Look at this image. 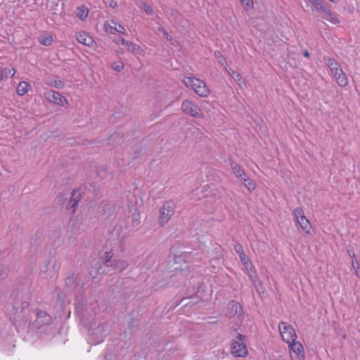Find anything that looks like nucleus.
<instances>
[{"mask_svg":"<svg viewBox=\"0 0 360 360\" xmlns=\"http://www.w3.org/2000/svg\"><path fill=\"white\" fill-rule=\"evenodd\" d=\"M233 249L238 254L240 260L243 264L249 260L248 257L246 255L243 246L238 242H236L233 246Z\"/></svg>","mask_w":360,"mask_h":360,"instance_id":"6ab92c4d","label":"nucleus"},{"mask_svg":"<svg viewBox=\"0 0 360 360\" xmlns=\"http://www.w3.org/2000/svg\"><path fill=\"white\" fill-rule=\"evenodd\" d=\"M89 13V8L86 6H85L84 5L78 6L75 9L76 16L82 20H86Z\"/></svg>","mask_w":360,"mask_h":360,"instance_id":"412c9836","label":"nucleus"},{"mask_svg":"<svg viewBox=\"0 0 360 360\" xmlns=\"http://www.w3.org/2000/svg\"><path fill=\"white\" fill-rule=\"evenodd\" d=\"M329 1L334 4H338L340 1V0H329Z\"/></svg>","mask_w":360,"mask_h":360,"instance_id":"6e6d98bb","label":"nucleus"},{"mask_svg":"<svg viewBox=\"0 0 360 360\" xmlns=\"http://www.w3.org/2000/svg\"><path fill=\"white\" fill-rule=\"evenodd\" d=\"M297 223L299 224L300 227L304 231V233L307 234L310 233L311 226L310 224L309 221L307 219L305 216L302 217L301 219H299L297 221Z\"/></svg>","mask_w":360,"mask_h":360,"instance_id":"4be33fe9","label":"nucleus"},{"mask_svg":"<svg viewBox=\"0 0 360 360\" xmlns=\"http://www.w3.org/2000/svg\"><path fill=\"white\" fill-rule=\"evenodd\" d=\"M278 329L282 339L286 343H290L297 338V335L293 327L286 322H281Z\"/></svg>","mask_w":360,"mask_h":360,"instance_id":"20e7f679","label":"nucleus"},{"mask_svg":"<svg viewBox=\"0 0 360 360\" xmlns=\"http://www.w3.org/2000/svg\"><path fill=\"white\" fill-rule=\"evenodd\" d=\"M162 34H163L164 37L167 41H172V37L170 34H169L167 31H165V32H164Z\"/></svg>","mask_w":360,"mask_h":360,"instance_id":"09e8293b","label":"nucleus"},{"mask_svg":"<svg viewBox=\"0 0 360 360\" xmlns=\"http://www.w3.org/2000/svg\"><path fill=\"white\" fill-rule=\"evenodd\" d=\"M181 110L186 115L195 118H202L203 114L201 109L194 103L188 100H184L181 104Z\"/></svg>","mask_w":360,"mask_h":360,"instance_id":"39448f33","label":"nucleus"},{"mask_svg":"<svg viewBox=\"0 0 360 360\" xmlns=\"http://www.w3.org/2000/svg\"><path fill=\"white\" fill-rule=\"evenodd\" d=\"M197 79L198 78L195 77H188L184 80V82L187 87H191L193 82H195L194 80Z\"/></svg>","mask_w":360,"mask_h":360,"instance_id":"a19ab883","label":"nucleus"},{"mask_svg":"<svg viewBox=\"0 0 360 360\" xmlns=\"http://www.w3.org/2000/svg\"><path fill=\"white\" fill-rule=\"evenodd\" d=\"M31 87V85L25 81L20 82L16 88V91L18 95L23 96L27 93L29 89Z\"/></svg>","mask_w":360,"mask_h":360,"instance_id":"b1692460","label":"nucleus"},{"mask_svg":"<svg viewBox=\"0 0 360 360\" xmlns=\"http://www.w3.org/2000/svg\"><path fill=\"white\" fill-rule=\"evenodd\" d=\"M240 4L243 6L244 9L246 11H249L253 7V1L252 0H240Z\"/></svg>","mask_w":360,"mask_h":360,"instance_id":"c9c22d12","label":"nucleus"},{"mask_svg":"<svg viewBox=\"0 0 360 360\" xmlns=\"http://www.w3.org/2000/svg\"><path fill=\"white\" fill-rule=\"evenodd\" d=\"M230 166L233 172L236 176H241V174H244L243 169L232 160L230 162Z\"/></svg>","mask_w":360,"mask_h":360,"instance_id":"cd10ccee","label":"nucleus"},{"mask_svg":"<svg viewBox=\"0 0 360 360\" xmlns=\"http://www.w3.org/2000/svg\"><path fill=\"white\" fill-rule=\"evenodd\" d=\"M50 85L59 89H62L65 87L64 82H63L60 79H56L54 81H52Z\"/></svg>","mask_w":360,"mask_h":360,"instance_id":"4c0bfd02","label":"nucleus"},{"mask_svg":"<svg viewBox=\"0 0 360 360\" xmlns=\"http://www.w3.org/2000/svg\"><path fill=\"white\" fill-rule=\"evenodd\" d=\"M315 10L321 15L326 12V8L328 6L324 0H307Z\"/></svg>","mask_w":360,"mask_h":360,"instance_id":"2eb2a0df","label":"nucleus"},{"mask_svg":"<svg viewBox=\"0 0 360 360\" xmlns=\"http://www.w3.org/2000/svg\"><path fill=\"white\" fill-rule=\"evenodd\" d=\"M119 28H120L119 30L117 28H115V32H118L122 34H126V35L127 34L124 27L122 25H119Z\"/></svg>","mask_w":360,"mask_h":360,"instance_id":"c03bdc74","label":"nucleus"},{"mask_svg":"<svg viewBox=\"0 0 360 360\" xmlns=\"http://www.w3.org/2000/svg\"><path fill=\"white\" fill-rule=\"evenodd\" d=\"M303 56H304L305 58H309V56H310V53H309V52L307 50H306V51H304V53H303Z\"/></svg>","mask_w":360,"mask_h":360,"instance_id":"864d4df0","label":"nucleus"},{"mask_svg":"<svg viewBox=\"0 0 360 360\" xmlns=\"http://www.w3.org/2000/svg\"><path fill=\"white\" fill-rule=\"evenodd\" d=\"M38 41L43 46H50L53 43V38L51 34L45 32L38 37Z\"/></svg>","mask_w":360,"mask_h":360,"instance_id":"aec40b11","label":"nucleus"},{"mask_svg":"<svg viewBox=\"0 0 360 360\" xmlns=\"http://www.w3.org/2000/svg\"><path fill=\"white\" fill-rule=\"evenodd\" d=\"M245 336L240 333L236 335V340L231 342V352L236 357H245L248 353L247 347L244 342Z\"/></svg>","mask_w":360,"mask_h":360,"instance_id":"f03ea898","label":"nucleus"},{"mask_svg":"<svg viewBox=\"0 0 360 360\" xmlns=\"http://www.w3.org/2000/svg\"><path fill=\"white\" fill-rule=\"evenodd\" d=\"M4 70L2 67H0V83L1 82V81L4 79Z\"/></svg>","mask_w":360,"mask_h":360,"instance_id":"8fccbe9b","label":"nucleus"},{"mask_svg":"<svg viewBox=\"0 0 360 360\" xmlns=\"http://www.w3.org/2000/svg\"><path fill=\"white\" fill-rule=\"evenodd\" d=\"M243 265L248 274L250 280L253 283H256V282L259 281V278L257 276V272L251 261L249 259L243 264Z\"/></svg>","mask_w":360,"mask_h":360,"instance_id":"f8f14e48","label":"nucleus"},{"mask_svg":"<svg viewBox=\"0 0 360 360\" xmlns=\"http://www.w3.org/2000/svg\"><path fill=\"white\" fill-rule=\"evenodd\" d=\"M210 93V89L203 81H202L201 85H199L198 89H195V94L200 97H207Z\"/></svg>","mask_w":360,"mask_h":360,"instance_id":"393cba45","label":"nucleus"},{"mask_svg":"<svg viewBox=\"0 0 360 360\" xmlns=\"http://www.w3.org/2000/svg\"><path fill=\"white\" fill-rule=\"evenodd\" d=\"M29 306L27 302H22L20 307H13V310L15 312L11 315L10 319L15 325L17 330L19 328H25L31 321Z\"/></svg>","mask_w":360,"mask_h":360,"instance_id":"f257e3e1","label":"nucleus"},{"mask_svg":"<svg viewBox=\"0 0 360 360\" xmlns=\"http://www.w3.org/2000/svg\"><path fill=\"white\" fill-rule=\"evenodd\" d=\"M315 10L321 15L326 12V8L328 6L324 0H307Z\"/></svg>","mask_w":360,"mask_h":360,"instance_id":"4468645a","label":"nucleus"},{"mask_svg":"<svg viewBox=\"0 0 360 360\" xmlns=\"http://www.w3.org/2000/svg\"><path fill=\"white\" fill-rule=\"evenodd\" d=\"M115 27H110V29L112 30L110 32H111L112 34H113V33H114V32H113L112 30H114V31H115Z\"/></svg>","mask_w":360,"mask_h":360,"instance_id":"4d7b16f0","label":"nucleus"},{"mask_svg":"<svg viewBox=\"0 0 360 360\" xmlns=\"http://www.w3.org/2000/svg\"><path fill=\"white\" fill-rule=\"evenodd\" d=\"M315 10L321 15L326 12V8L328 6L324 0H307Z\"/></svg>","mask_w":360,"mask_h":360,"instance_id":"dca6fc26","label":"nucleus"},{"mask_svg":"<svg viewBox=\"0 0 360 360\" xmlns=\"http://www.w3.org/2000/svg\"><path fill=\"white\" fill-rule=\"evenodd\" d=\"M195 82H193L191 88L194 90V91L195 92V89H198V87H199V85H201L202 84V80L198 79L197 80H194Z\"/></svg>","mask_w":360,"mask_h":360,"instance_id":"79ce46f5","label":"nucleus"},{"mask_svg":"<svg viewBox=\"0 0 360 360\" xmlns=\"http://www.w3.org/2000/svg\"><path fill=\"white\" fill-rule=\"evenodd\" d=\"M140 213L136 208H134V211L132 214L131 218V226H136L140 224Z\"/></svg>","mask_w":360,"mask_h":360,"instance_id":"2f4dec72","label":"nucleus"},{"mask_svg":"<svg viewBox=\"0 0 360 360\" xmlns=\"http://www.w3.org/2000/svg\"><path fill=\"white\" fill-rule=\"evenodd\" d=\"M236 177H238V179H240L241 181H243L244 182V179H246L247 177H248L247 176V174L244 172V174H241V176H237Z\"/></svg>","mask_w":360,"mask_h":360,"instance_id":"3c124183","label":"nucleus"},{"mask_svg":"<svg viewBox=\"0 0 360 360\" xmlns=\"http://www.w3.org/2000/svg\"><path fill=\"white\" fill-rule=\"evenodd\" d=\"M158 30L159 32H162V34H163L164 32H165V31H166V30H165L163 27H162V26L159 27L158 28Z\"/></svg>","mask_w":360,"mask_h":360,"instance_id":"5fc2aeb1","label":"nucleus"},{"mask_svg":"<svg viewBox=\"0 0 360 360\" xmlns=\"http://www.w3.org/2000/svg\"><path fill=\"white\" fill-rule=\"evenodd\" d=\"M44 96L49 102L58 105L65 106V104H68L67 99L59 92L53 90H49L44 92Z\"/></svg>","mask_w":360,"mask_h":360,"instance_id":"0eeeda50","label":"nucleus"},{"mask_svg":"<svg viewBox=\"0 0 360 360\" xmlns=\"http://www.w3.org/2000/svg\"><path fill=\"white\" fill-rule=\"evenodd\" d=\"M244 185L248 189L249 191H253L256 188V184L255 181L250 179L249 177H247L246 179H244Z\"/></svg>","mask_w":360,"mask_h":360,"instance_id":"7c9ffc66","label":"nucleus"},{"mask_svg":"<svg viewBox=\"0 0 360 360\" xmlns=\"http://www.w3.org/2000/svg\"><path fill=\"white\" fill-rule=\"evenodd\" d=\"M290 354L292 360H304V350L302 345L296 340L288 343Z\"/></svg>","mask_w":360,"mask_h":360,"instance_id":"423d86ee","label":"nucleus"},{"mask_svg":"<svg viewBox=\"0 0 360 360\" xmlns=\"http://www.w3.org/2000/svg\"><path fill=\"white\" fill-rule=\"evenodd\" d=\"M81 198L82 193L80 190L75 188L72 192L70 200L65 205V208L70 211L72 215L75 214L78 202L80 201Z\"/></svg>","mask_w":360,"mask_h":360,"instance_id":"6e6552de","label":"nucleus"},{"mask_svg":"<svg viewBox=\"0 0 360 360\" xmlns=\"http://www.w3.org/2000/svg\"><path fill=\"white\" fill-rule=\"evenodd\" d=\"M293 214L296 218V221L301 219L302 217H304V211L301 207H297L293 211Z\"/></svg>","mask_w":360,"mask_h":360,"instance_id":"58836bf2","label":"nucleus"},{"mask_svg":"<svg viewBox=\"0 0 360 360\" xmlns=\"http://www.w3.org/2000/svg\"><path fill=\"white\" fill-rule=\"evenodd\" d=\"M342 70L341 65H339L338 67H335V68H333L330 70V74L333 76L338 72H339Z\"/></svg>","mask_w":360,"mask_h":360,"instance_id":"37998d69","label":"nucleus"},{"mask_svg":"<svg viewBox=\"0 0 360 360\" xmlns=\"http://www.w3.org/2000/svg\"><path fill=\"white\" fill-rule=\"evenodd\" d=\"M108 5L112 8H115L117 7V3L116 1L114 0H110Z\"/></svg>","mask_w":360,"mask_h":360,"instance_id":"a18cd8bd","label":"nucleus"},{"mask_svg":"<svg viewBox=\"0 0 360 360\" xmlns=\"http://www.w3.org/2000/svg\"><path fill=\"white\" fill-rule=\"evenodd\" d=\"M51 323V316L46 311L38 309L37 319L34 321L36 327L39 328L43 326L49 325Z\"/></svg>","mask_w":360,"mask_h":360,"instance_id":"1a4fd4ad","label":"nucleus"},{"mask_svg":"<svg viewBox=\"0 0 360 360\" xmlns=\"http://www.w3.org/2000/svg\"><path fill=\"white\" fill-rule=\"evenodd\" d=\"M333 77H335L337 84L341 87L346 86L349 83L348 78L342 69L339 72L333 75Z\"/></svg>","mask_w":360,"mask_h":360,"instance_id":"a211bd4d","label":"nucleus"},{"mask_svg":"<svg viewBox=\"0 0 360 360\" xmlns=\"http://www.w3.org/2000/svg\"><path fill=\"white\" fill-rule=\"evenodd\" d=\"M129 263L126 260L120 259H112V265H107V266H110L112 268V269L118 271L120 272L122 271L123 270L126 269L129 266Z\"/></svg>","mask_w":360,"mask_h":360,"instance_id":"f3484780","label":"nucleus"},{"mask_svg":"<svg viewBox=\"0 0 360 360\" xmlns=\"http://www.w3.org/2000/svg\"><path fill=\"white\" fill-rule=\"evenodd\" d=\"M141 7L148 15H154L155 11L152 6L146 1L141 2Z\"/></svg>","mask_w":360,"mask_h":360,"instance_id":"473e14b6","label":"nucleus"},{"mask_svg":"<svg viewBox=\"0 0 360 360\" xmlns=\"http://www.w3.org/2000/svg\"><path fill=\"white\" fill-rule=\"evenodd\" d=\"M112 257H113V253L112 252V251H108V252H105L103 263L105 266L112 265Z\"/></svg>","mask_w":360,"mask_h":360,"instance_id":"72a5a7b5","label":"nucleus"},{"mask_svg":"<svg viewBox=\"0 0 360 360\" xmlns=\"http://www.w3.org/2000/svg\"><path fill=\"white\" fill-rule=\"evenodd\" d=\"M355 272H356V276L360 278V266H358L356 269Z\"/></svg>","mask_w":360,"mask_h":360,"instance_id":"603ef678","label":"nucleus"},{"mask_svg":"<svg viewBox=\"0 0 360 360\" xmlns=\"http://www.w3.org/2000/svg\"><path fill=\"white\" fill-rule=\"evenodd\" d=\"M77 40L80 44L88 46H90L94 41L93 39L88 36L85 32L79 33L77 36Z\"/></svg>","mask_w":360,"mask_h":360,"instance_id":"5701e85b","label":"nucleus"},{"mask_svg":"<svg viewBox=\"0 0 360 360\" xmlns=\"http://www.w3.org/2000/svg\"><path fill=\"white\" fill-rule=\"evenodd\" d=\"M175 203L172 200L167 201L160 209V217L158 222L160 226H164L174 214Z\"/></svg>","mask_w":360,"mask_h":360,"instance_id":"7ed1b4c3","label":"nucleus"},{"mask_svg":"<svg viewBox=\"0 0 360 360\" xmlns=\"http://www.w3.org/2000/svg\"><path fill=\"white\" fill-rule=\"evenodd\" d=\"M243 315V309L240 303L236 300H231L229 303L228 316L231 318L235 316H242Z\"/></svg>","mask_w":360,"mask_h":360,"instance_id":"9b49d317","label":"nucleus"},{"mask_svg":"<svg viewBox=\"0 0 360 360\" xmlns=\"http://www.w3.org/2000/svg\"><path fill=\"white\" fill-rule=\"evenodd\" d=\"M215 58L218 60V62L221 64L224 65L226 64V59L225 57L222 55V53L219 51H214V53Z\"/></svg>","mask_w":360,"mask_h":360,"instance_id":"f704fd0d","label":"nucleus"},{"mask_svg":"<svg viewBox=\"0 0 360 360\" xmlns=\"http://www.w3.org/2000/svg\"><path fill=\"white\" fill-rule=\"evenodd\" d=\"M236 80H240V79L241 78L240 77V75L236 72V71H233L232 72V75H231Z\"/></svg>","mask_w":360,"mask_h":360,"instance_id":"49530a36","label":"nucleus"},{"mask_svg":"<svg viewBox=\"0 0 360 360\" xmlns=\"http://www.w3.org/2000/svg\"><path fill=\"white\" fill-rule=\"evenodd\" d=\"M101 268H102V267H101V266L98 269L97 272H98V274H100V273H101Z\"/></svg>","mask_w":360,"mask_h":360,"instance_id":"13d9d810","label":"nucleus"},{"mask_svg":"<svg viewBox=\"0 0 360 360\" xmlns=\"http://www.w3.org/2000/svg\"><path fill=\"white\" fill-rule=\"evenodd\" d=\"M323 62L330 70L340 65L336 60L330 57H324Z\"/></svg>","mask_w":360,"mask_h":360,"instance_id":"c756f323","label":"nucleus"},{"mask_svg":"<svg viewBox=\"0 0 360 360\" xmlns=\"http://www.w3.org/2000/svg\"><path fill=\"white\" fill-rule=\"evenodd\" d=\"M321 15L326 20L329 21L333 25H338L340 22L339 19L340 15L335 12L331 11L328 6L326 8V12L322 13Z\"/></svg>","mask_w":360,"mask_h":360,"instance_id":"ddd939ff","label":"nucleus"},{"mask_svg":"<svg viewBox=\"0 0 360 360\" xmlns=\"http://www.w3.org/2000/svg\"><path fill=\"white\" fill-rule=\"evenodd\" d=\"M4 75L6 78H12L15 74V70L14 68H4Z\"/></svg>","mask_w":360,"mask_h":360,"instance_id":"e433bc0d","label":"nucleus"},{"mask_svg":"<svg viewBox=\"0 0 360 360\" xmlns=\"http://www.w3.org/2000/svg\"><path fill=\"white\" fill-rule=\"evenodd\" d=\"M213 258L220 259L223 257V250L221 246L218 243H214L212 248Z\"/></svg>","mask_w":360,"mask_h":360,"instance_id":"a878e982","label":"nucleus"},{"mask_svg":"<svg viewBox=\"0 0 360 360\" xmlns=\"http://www.w3.org/2000/svg\"><path fill=\"white\" fill-rule=\"evenodd\" d=\"M107 330L105 329L104 326L99 325L97 328H94L91 333V340L92 344L98 345L103 341L104 337L106 335Z\"/></svg>","mask_w":360,"mask_h":360,"instance_id":"9d476101","label":"nucleus"},{"mask_svg":"<svg viewBox=\"0 0 360 360\" xmlns=\"http://www.w3.org/2000/svg\"><path fill=\"white\" fill-rule=\"evenodd\" d=\"M78 275L75 274H72L69 275L65 279V285L68 288H73L76 285V282L77 281Z\"/></svg>","mask_w":360,"mask_h":360,"instance_id":"c85d7f7f","label":"nucleus"},{"mask_svg":"<svg viewBox=\"0 0 360 360\" xmlns=\"http://www.w3.org/2000/svg\"><path fill=\"white\" fill-rule=\"evenodd\" d=\"M120 42L122 45L125 46L127 47V44H129V41H127L124 39L123 37L120 38Z\"/></svg>","mask_w":360,"mask_h":360,"instance_id":"de8ad7c7","label":"nucleus"},{"mask_svg":"<svg viewBox=\"0 0 360 360\" xmlns=\"http://www.w3.org/2000/svg\"><path fill=\"white\" fill-rule=\"evenodd\" d=\"M127 50L134 54H140L143 52V49L136 44L129 41L127 46Z\"/></svg>","mask_w":360,"mask_h":360,"instance_id":"bb28decb","label":"nucleus"},{"mask_svg":"<svg viewBox=\"0 0 360 360\" xmlns=\"http://www.w3.org/2000/svg\"><path fill=\"white\" fill-rule=\"evenodd\" d=\"M111 68L117 72H121L124 69V64L122 62L114 63L111 65Z\"/></svg>","mask_w":360,"mask_h":360,"instance_id":"ea45409f","label":"nucleus"}]
</instances>
